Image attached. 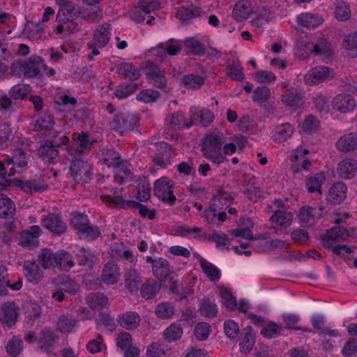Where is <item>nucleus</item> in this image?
Wrapping results in <instances>:
<instances>
[{
    "mask_svg": "<svg viewBox=\"0 0 357 357\" xmlns=\"http://www.w3.org/2000/svg\"><path fill=\"white\" fill-rule=\"evenodd\" d=\"M137 199L141 202L149 199L151 195V185L146 178H139L137 183Z\"/></svg>",
    "mask_w": 357,
    "mask_h": 357,
    "instance_id": "51",
    "label": "nucleus"
},
{
    "mask_svg": "<svg viewBox=\"0 0 357 357\" xmlns=\"http://www.w3.org/2000/svg\"><path fill=\"white\" fill-rule=\"evenodd\" d=\"M116 168L117 172L123 174L128 181H131L132 178V172L130 169L131 165L126 160H121V156L119 157V160H117L116 164L113 166Z\"/></svg>",
    "mask_w": 357,
    "mask_h": 357,
    "instance_id": "59",
    "label": "nucleus"
},
{
    "mask_svg": "<svg viewBox=\"0 0 357 357\" xmlns=\"http://www.w3.org/2000/svg\"><path fill=\"white\" fill-rule=\"evenodd\" d=\"M73 142L76 146H79V150L73 147L67 146L65 153L66 159L70 162L71 174L76 178L80 174L84 167L86 165L82 159V153L86 149L89 144V136L86 133L79 134L74 133L73 135Z\"/></svg>",
    "mask_w": 357,
    "mask_h": 357,
    "instance_id": "2",
    "label": "nucleus"
},
{
    "mask_svg": "<svg viewBox=\"0 0 357 357\" xmlns=\"http://www.w3.org/2000/svg\"><path fill=\"white\" fill-rule=\"evenodd\" d=\"M138 117L135 114L119 113L110 122L112 129L121 135L134 130L137 126Z\"/></svg>",
    "mask_w": 357,
    "mask_h": 357,
    "instance_id": "6",
    "label": "nucleus"
},
{
    "mask_svg": "<svg viewBox=\"0 0 357 357\" xmlns=\"http://www.w3.org/2000/svg\"><path fill=\"white\" fill-rule=\"evenodd\" d=\"M293 133V126L289 123H285L275 128L273 132V137L275 141L282 142L291 137Z\"/></svg>",
    "mask_w": 357,
    "mask_h": 357,
    "instance_id": "36",
    "label": "nucleus"
},
{
    "mask_svg": "<svg viewBox=\"0 0 357 357\" xmlns=\"http://www.w3.org/2000/svg\"><path fill=\"white\" fill-rule=\"evenodd\" d=\"M144 73L148 82L158 88H165L167 84L164 70L154 62L148 61L144 68Z\"/></svg>",
    "mask_w": 357,
    "mask_h": 357,
    "instance_id": "8",
    "label": "nucleus"
},
{
    "mask_svg": "<svg viewBox=\"0 0 357 357\" xmlns=\"http://www.w3.org/2000/svg\"><path fill=\"white\" fill-rule=\"evenodd\" d=\"M191 125H200L203 127L208 126L214 119V115L208 109H201L195 106L191 107L189 111Z\"/></svg>",
    "mask_w": 357,
    "mask_h": 357,
    "instance_id": "12",
    "label": "nucleus"
},
{
    "mask_svg": "<svg viewBox=\"0 0 357 357\" xmlns=\"http://www.w3.org/2000/svg\"><path fill=\"white\" fill-rule=\"evenodd\" d=\"M175 153L172 147L166 142L158 144L156 152L152 155V161L155 165L165 168L171 164Z\"/></svg>",
    "mask_w": 357,
    "mask_h": 357,
    "instance_id": "9",
    "label": "nucleus"
},
{
    "mask_svg": "<svg viewBox=\"0 0 357 357\" xmlns=\"http://www.w3.org/2000/svg\"><path fill=\"white\" fill-rule=\"evenodd\" d=\"M102 281L107 284H114L117 283L120 278V268L119 266L112 262H107L102 273Z\"/></svg>",
    "mask_w": 357,
    "mask_h": 357,
    "instance_id": "25",
    "label": "nucleus"
},
{
    "mask_svg": "<svg viewBox=\"0 0 357 357\" xmlns=\"http://www.w3.org/2000/svg\"><path fill=\"white\" fill-rule=\"evenodd\" d=\"M322 211L321 206H303L301 208L298 218L303 225H312L322 216Z\"/></svg>",
    "mask_w": 357,
    "mask_h": 357,
    "instance_id": "13",
    "label": "nucleus"
},
{
    "mask_svg": "<svg viewBox=\"0 0 357 357\" xmlns=\"http://www.w3.org/2000/svg\"><path fill=\"white\" fill-rule=\"evenodd\" d=\"M314 105L319 114L327 119L330 111L328 100L321 93H317L314 97Z\"/></svg>",
    "mask_w": 357,
    "mask_h": 357,
    "instance_id": "46",
    "label": "nucleus"
},
{
    "mask_svg": "<svg viewBox=\"0 0 357 357\" xmlns=\"http://www.w3.org/2000/svg\"><path fill=\"white\" fill-rule=\"evenodd\" d=\"M57 326L61 333H68L76 329L77 323L74 319L63 316L59 319Z\"/></svg>",
    "mask_w": 357,
    "mask_h": 357,
    "instance_id": "58",
    "label": "nucleus"
},
{
    "mask_svg": "<svg viewBox=\"0 0 357 357\" xmlns=\"http://www.w3.org/2000/svg\"><path fill=\"white\" fill-rule=\"evenodd\" d=\"M79 15V7H75L70 3L60 6V9L56 15V20L59 22H65L70 18L78 17Z\"/></svg>",
    "mask_w": 357,
    "mask_h": 357,
    "instance_id": "34",
    "label": "nucleus"
},
{
    "mask_svg": "<svg viewBox=\"0 0 357 357\" xmlns=\"http://www.w3.org/2000/svg\"><path fill=\"white\" fill-rule=\"evenodd\" d=\"M326 180L325 174L319 172L309 176L305 179L306 187L309 193L317 192L321 194V187Z\"/></svg>",
    "mask_w": 357,
    "mask_h": 357,
    "instance_id": "27",
    "label": "nucleus"
},
{
    "mask_svg": "<svg viewBox=\"0 0 357 357\" xmlns=\"http://www.w3.org/2000/svg\"><path fill=\"white\" fill-rule=\"evenodd\" d=\"M174 305L169 302H162L157 305L155 313L162 319L171 318L174 314Z\"/></svg>",
    "mask_w": 357,
    "mask_h": 357,
    "instance_id": "49",
    "label": "nucleus"
},
{
    "mask_svg": "<svg viewBox=\"0 0 357 357\" xmlns=\"http://www.w3.org/2000/svg\"><path fill=\"white\" fill-rule=\"evenodd\" d=\"M70 224L80 238H85L89 236V223L86 215L82 213L72 214Z\"/></svg>",
    "mask_w": 357,
    "mask_h": 357,
    "instance_id": "15",
    "label": "nucleus"
},
{
    "mask_svg": "<svg viewBox=\"0 0 357 357\" xmlns=\"http://www.w3.org/2000/svg\"><path fill=\"white\" fill-rule=\"evenodd\" d=\"M251 13L249 3L245 1L238 2L233 10L232 15L238 22H242L248 18Z\"/></svg>",
    "mask_w": 357,
    "mask_h": 357,
    "instance_id": "45",
    "label": "nucleus"
},
{
    "mask_svg": "<svg viewBox=\"0 0 357 357\" xmlns=\"http://www.w3.org/2000/svg\"><path fill=\"white\" fill-rule=\"evenodd\" d=\"M199 14V9L193 5H190L189 6H182L178 9L176 17L182 21H188L197 17Z\"/></svg>",
    "mask_w": 357,
    "mask_h": 357,
    "instance_id": "41",
    "label": "nucleus"
},
{
    "mask_svg": "<svg viewBox=\"0 0 357 357\" xmlns=\"http://www.w3.org/2000/svg\"><path fill=\"white\" fill-rule=\"evenodd\" d=\"M296 22L303 27L315 28L322 24V17L317 14L302 13L297 17Z\"/></svg>",
    "mask_w": 357,
    "mask_h": 357,
    "instance_id": "32",
    "label": "nucleus"
},
{
    "mask_svg": "<svg viewBox=\"0 0 357 357\" xmlns=\"http://www.w3.org/2000/svg\"><path fill=\"white\" fill-rule=\"evenodd\" d=\"M347 186L342 182L335 183L329 189L327 196L328 202L333 204H339L347 197Z\"/></svg>",
    "mask_w": 357,
    "mask_h": 357,
    "instance_id": "24",
    "label": "nucleus"
},
{
    "mask_svg": "<svg viewBox=\"0 0 357 357\" xmlns=\"http://www.w3.org/2000/svg\"><path fill=\"white\" fill-rule=\"evenodd\" d=\"M6 267L3 265H0V296L6 294L7 287H9L12 290L17 291L22 287V280L20 278L13 284H10L9 281H4L3 280L6 275Z\"/></svg>",
    "mask_w": 357,
    "mask_h": 357,
    "instance_id": "37",
    "label": "nucleus"
},
{
    "mask_svg": "<svg viewBox=\"0 0 357 357\" xmlns=\"http://www.w3.org/2000/svg\"><path fill=\"white\" fill-rule=\"evenodd\" d=\"M199 310L201 315L209 318L215 317L218 313L217 305L209 299H203Z\"/></svg>",
    "mask_w": 357,
    "mask_h": 357,
    "instance_id": "50",
    "label": "nucleus"
},
{
    "mask_svg": "<svg viewBox=\"0 0 357 357\" xmlns=\"http://www.w3.org/2000/svg\"><path fill=\"white\" fill-rule=\"evenodd\" d=\"M7 167L10 173L6 172L5 165L0 160V189L13 186L20 188L25 192L43 191L46 189L44 185H39L33 182L24 183L20 179L13 178L16 173H21L28 167V158L22 149H16L11 157L6 158Z\"/></svg>",
    "mask_w": 357,
    "mask_h": 357,
    "instance_id": "1",
    "label": "nucleus"
},
{
    "mask_svg": "<svg viewBox=\"0 0 357 357\" xmlns=\"http://www.w3.org/2000/svg\"><path fill=\"white\" fill-rule=\"evenodd\" d=\"M356 105L355 99L350 94H339L333 100V108L341 113L351 112L354 111Z\"/></svg>",
    "mask_w": 357,
    "mask_h": 357,
    "instance_id": "16",
    "label": "nucleus"
},
{
    "mask_svg": "<svg viewBox=\"0 0 357 357\" xmlns=\"http://www.w3.org/2000/svg\"><path fill=\"white\" fill-rule=\"evenodd\" d=\"M108 305V298L103 293L91 294V308H104Z\"/></svg>",
    "mask_w": 357,
    "mask_h": 357,
    "instance_id": "62",
    "label": "nucleus"
},
{
    "mask_svg": "<svg viewBox=\"0 0 357 357\" xmlns=\"http://www.w3.org/2000/svg\"><path fill=\"white\" fill-rule=\"evenodd\" d=\"M349 236L347 229L340 226L333 227L327 231L326 234L322 237V244L325 248L332 246L333 241H344Z\"/></svg>",
    "mask_w": 357,
    "mask_h": 357,
    "instance_id": "19",
    "label": "nucleus"
},
{
    "mask_svg": "<svg viewBox=\"0 0 357 357\" xmlns=\"http://www.w3.org/2000/svg\"><path fill=\"white\" fill-rule=\"evenodd\" d=\"M42 225L50 232L60 234L66 231L67 226L58 215L49 214L42 219Z\"/></svg>",
    "mask_w": 357,
    "mask_h": 357,
    "instance_id": "20",
    "label": "nucleus"
},
{
    "mask_svg": "<svg viewBox=\"0 0 357 357\" xmlns=\"http://www.w3.org/2000/svg\"><path fill=\"white\" fill-rule=\"evenodd\" d=\"M41 68H44L43 59L40 56H33L27 61L13 63L12 71L15 74L22 73L26 77H33L40 75Z\"/></svg>",
    "mask_w": 357,
    "mask_h": 357,
    "instance_id": "5",
    "label": "nucleus"
},
{
    "mask_svg": "<svg viewBox=\"0 0 357 357\" xmlns=\"http://www.w3.org/2000/svg\"><path fill=\"white\" fill-rule=\"evenodd\" d=\"M335 15L337 20L345 22L348 20L351 16V10L349 6L345 1L337 0L335 3Z\"/></svg>",
    "mask_w": 357,
    "mask_h": 357,
    "instance_id": "48",
    "label": "nucleus"
},
{
    "mask_svg": "<svg viewBox=\"0 0 357 357\" xmlns=\"http://www.w3.org/2000/svg\"><path fill=\"white\" fill-rule=\"evenodd\" d=\"M146 261L151 264L152 272L155 277L160 280L166 279L171 273V266L169 262L165 258H153L146 256Z\"/></svg>",
    "mask_w": 357,
    "mask_h": 357,
    "instance_id": "11",
    "label": "nucleus"
},
{
    "mask_svg": "<svg viewBox=\"0 0 357 357\" xmlns=\"http://www.w3.org/2000/svg\"><path fill=\"white\" fill-rule=\"evenodd\" d=\"M116 321L122 328L132 331L139 327L141 318L137 312L129 311L120 314L116 318Z\"/></svg>",
    "mask_w": 357,
    "mask_h": 357,
    "instance_id": "18",
    "label": "nucleus"
},
{
    "mask_svg": "<svg viewBox=\"0 0 357 357\" xmlns=\"http://www.w3.org/2000/svg\"><path fill=\"white\" fill-rule=\"evenodd\" d=\"M126 287L130 293L138 290L142 283L141 276L135 269H130L124 275Z\"/></svg>",
    "mask_w": 357,
    "mask_h": 357,
    "instance_id": "35",
    "label": "nucleus"
},
{
    "mask_svg": "<svg viewBox=\"0 0 357 357\" xmlns=\"http://www.w3.org/2000/svg\"><path fill=\"white\" fill-rule=\"evenodd\" d=\"M204 83V77L195 74L185 75L181 79V84L187 89H199Z\"/></svg>",
    "mask_w": 357,
    "mask_h": 357,
    "instance_id": "39",
    "label": "nucleus"
},
{
    "mask_svg": "<svg viewBox=\"0 0 357 357\" xmlns=\"http://www.w3.org/2000/svg\"><path fill=\"white\" fill-rule=\"evenodd\" d=\"M271 220L278 227L287 228L293 222V214L285 210H276L271 216Z\"/></svg>",
    "mask_w": 357,
    "mask_h": 357,
    "instance_id": "33",
    "label": "nucleus"
},
{
    "mask_svg": "<svg viewBox=\"0 0 357 357\" xmlns=\"http://www.w3.org/2000/svg\"><path fill=\"white\" fill-rule=\"evenodd\" d=\"M31 91L29 84H18L13 86L9 92L10 98L14 100L24 99Z\"/></svg>",
    "mask_w": 357,
    "mask_h": 357,
    "instance_id": "52",
    "label": "nucleus"
},
{
    "mask_svg": "<svg viewBox=\"0 0 357 357\" xmlns=\"http://www.w3.org/2000/svg\"><path fill=\"white\" fill-rule=\"evenodd\" d=\"M41 235V229L38 225L31 226L20 234V244L24 247L36 248L38 245V238Z\"/></svg>",
    "mask_w": 357,
    "mask_h": 357,
    "instance_id": "17",
    "label": "nucleus"
},
{
    "mask_svg": "<svg viewBox=\"0 0 357 357\" xmlns=\"http://www.w3.org/2000/svg\"><path fill=\"white\" fill-rule=\"evenodd\" d=\"M54 124L53 116L50 113L47 112L36 121L35 128L47 130L52 129Z\"/></svg>",
    "mask_w": 357,
    "mask_h": 357,
    "instance_id": "63",
    "label": "nucleus"
},
{
    "mask_svg": "<svg viewBox=\"0 0 357 357\" xmlns=\"http://www.w3.org/2000/svg\"><path fill=\"white\" fill-rule=\"evenodd\" d=\"M220 296L222 299V303L229 310H235L237 308L236 298L232 295L231 291L225 287L220 289Z\"/></svg>",
    "mask_w": 357,
    "mask_h": 357,
    "instance_id": "55",
    "label": "nucleus"
},
{
    "mask_svg": "<svg viewBox=\"0 0 357 357\" xmlns=\"http://www.w3.org/2000/svg\"><path fill=\"white\" fill-rule=\"evenodd\" d=\"M281 101L286 107L297 110L305 103V94L301 90L291 87L281 96Z\"/></svg>",
    "mask_w": 357,
    "mask_h": 357,
    "instance_id": "10",
    "label": "nucleus"
},
{
    "mask_svg": "<svg viewBox=\"0 0 357 357\" xmlns=\"http://www.w3.org/2000/svg\"><path fill=\"white\" fill-rule=\"evenodd\" d=\"M156 49L165 50V52L169 55L175 56L181 52L182 47L178 43H176L174 39H170L167 42L158 45Z\"/></svg>",
    "mask_w": 357,
    "mask_h": 357,
    "instance_id": "57",
    "label": "nucleus"
},
{
    "mask_svg": "<svg viewBox=\"0 0 357 357\" xmlns=\"http://www.w3.org/2000/svg\"><path fill=\"white\" fill-rule=\"evenodd\" d=\"M96 157L98 159V163L112 167L116 164L117 160H119L120 155L114 149L102 148L97 152Z\"/></svg>",
    "mask_w": 357,
    "mask_h": 357,
    "instance_id": "28",
    "label": "nucleus"
},
{
    "mask_svg": "<svg viewBox=\"0 0 357 357\" xmlns=\"http://www.w3.org/2000/svg\"><path fill=\"white\" fill-rule=\"evenodd\" d=\"M337 173L342 178L351 179L357 174V162L347 158L341 160L337 166Z\"/></svg>",
    "mask_w": 357,
    "mask_h": 357,
    "instance_id": "22",
    "label": "nucleus"
},
{
    "mask_svg": "<svg viewBox=\"0 0 357 357\" xmlns=\"http://www.w3.org/2000/svg\"><path fill=\"white\" fill-rule=\"evenodd\" d=\"M23 350V342L22 340L16 336L13 337L8 342L6 351L9 356L16 357Z\"/></svg>",
    "mask_w": 357,
    "mask_h": 357,
    "instance_id": "56",
    "label": "nucleus"
},
{
    "mask_svg": "<svg viewBox=\"0 0 357 357\" xmlns=\"http://www.w3.org/2000/svg\"><path fill=\"white\" fill-rule=\"evenodd\" d=\"M227 75L231 80L243 81L245 75L243 68L238 61H234L227 66Z\"/></svg>",
    "mask_w": 357,
    "mask_h": 357,
    "instance_id": "53",
    "label": "nucleus"
},
{
    "mask_svg": "<svg viewBox=\"0 0 357 357\" xmlns=\"http://www.w3.org/2000/svg\"><path fill=\"white\" fill-rule=\"evenodd\" d=\"M255 342V335L252 333L251 328H246L243 332V337L239 344L241 351L244 354L249 353Z\"/></svg>",
    "mask_w": 357,
    "mask_h": 357,
    "instance_id": "42",
    "label": "nucleus"
},
{
    "mask_svg": "<svg viewBox=\"0 0 357 357\" xmlns=\"http://www.w3.org/2000/svg\"><path fill=\"white\" fill-rule=\"evenodd\" d=\"M200 266L204 271V273L207 275L209 280L212 282H216L220 278V270L212 264L211 262L208 261L205 259L201 257L200 259Z\"/></svg>",
    "mask_w": 357,
    "mask_h": 357,
    "instance_id": "47",
    "label": "nucleus"
},
{
    "mask_svg": "<svg viewBox=\"0 0 357 357\" xmlns=\"http://www.w3.org/2000/svg\"><path fill=\"white\" fill-rule=\"evenodd\" d=\"M19 307L13 302H7L1 306L0 321L7 326H13L19 317Z\"/></svg>",
    "mask_w": 357,
    "mask_h": 357,
    "instance_id": "14",
    "label": "nucleus"
},
{
    "mask_svg": "<svg viewBox=\"0 0 357 357\" xmlns=\"http://www.w3.org/2000/svg\"><path fill=\"white\" fill-rule=\"evenodd\" d=\"M167 349L158 342H153L148 346L146 356L148 357H166Z\"/></svg>",
    "mask_w": 357,
    "mask_h": 357,
    "instance_id": "64",
    "label": "nucleus"
},
{
    "mask_svg": "<svg viewBox=\"0 0 357 357\" xmlns=\"http://www.w3.org/2000/svg\"><path fill=\"white\" fill-rule=\"evenodd\" d=\"M15 211L13 202L6 195L0 193V217L8 218L12 216Z\"/></svg>",
    "mask_w": 357,
    "mask_h": 357,
    "instance_id": "40",
    "label": "nucleus"
},
{
    "mask_svg": "<svg viewBox=\"0 0 357 357\" xmlns=\"http://www.w3.org/2000/svg\"><path fill=\"white\" fill-rule=\"evenodd\" d=\"M24 273L28 281L33 284H38L43 278V272L38 264L29 261L23 264Z\"/></svg>",
    "mask_w": 357,
    "mask_h": 357,
    "instance_id": "26",
    "label": "nucleus"
},
{
    "mask_svg": "<svg viewBox=\"0 0 357 357\" xmlns=\"http://www.w3.org/2000/svg\"><path fill=\"white\" fill-rule=\"evenodd\" d=\"M38 153L45 163H55L59 159V150L52 144H43L38 150Z\"/></svg>",
    "mask_w": 357,
    "mask_h": 357,
    "instance_id": "29",
    "label": "nucleus"
},
{
    "mask_svg": "<svg viewBox=\"0 0 357 357\" xmlns=\"http://www.w3.org/2000/svg\"><path fill=\"white\" fill-rule=\"evenodd\" d=\"M335 146L342 153L357 150V132H352L343 135L337 140Z\"/></svg>",
    "mask_w": 357,
    "mask_h": 357,
    "instance_id": "21",
    "label": "nucleus"
},
{
    "mask_svg": "<svg viewBox=\"0 0 357 357\" xmlns=\"http://www.w3.org/2000/svg\"><path fill=\"white\" fill-rule=\"evenodd\" d=\"M137 89L135 83H125L116 86L114 95L119 99L126 98L133 93Z\"/></svg>",
    "mask_w": 357,
    "mask_h": 357,
    "instance_id": "54",
    "label": "nucleus"
},
{
    "mask_svg": "<svg viewBox=\"0 0 357 357\" xmlns=\"http://www.w3.org/2000/svg\"><path fill=\"white\" fill-rule=\"evenodd\" d=\"M119 76L123 79H128L130 81L137 80L141 76L139 69L135 68L130 63H122L117 68Z\"/></svg>",
    "mask_w": 357,
    "mask_h": 357,
    "instance_id": "30",
    "label": "nucleus"
},
{
    "mask_svg": "<svg viewBox=\"0 0 357 357\" xmlns=\"http://www.w3.org/2000/svg\"><path fill=\"white\" fill-rule=\"evenodd\" d=\"M109 24H103L99 26L94 31L93 40L94 45L98 47H105L109 40Z\"/></svg>",
    "mask_w": 357,
    "mask_h": 357,
    "instance_id": "31",
    "label": "nucleus"
},
{
    "mask_svg": "<svg viewBox=\"0 0 357 357\" xmlns=\"http://www.w3.org/2000/svg\"><path fill=\"white\" fill-rule=\"evenodd\" d=\"M160 289V285L153 280H149L142 285L141 296L145 299H151L155 296Z\"/></svg>",
    "mask_w": 357,
    "mask_h": 357,
    "instance_id": "44",
    "label": "nucleus"
},
{
    "mask_svg": "<svg viewBox=\"0 0 357 357\" xmlns=\"http://www.w3.org/2000/svg\"><path fill=\"white\" fill-rule=\"evenodd\" d=\"M38 262L44 269L58 267L68 271L74 266L71 255L63 250L53 253L50 249L44 248L40 252Z\"/></svg>",
    "mask_w": 357,
    "mask_h": 357,
    "instance_id": "3",
    "label": "nucleus"
},
{
    "mask_svg": "<svg viewBox=\"0 0 357 357\" xmlns=\"http://www.w3.org/2000/svg\"><path fill=\"white\" fill-rule=\"evenodd\" d=\"M174 182L166 176L156 180L154 183V195L160 200L167 202L170 204L175 202L174 196Z\"/></svg>",
    "mask_w": 357,
    "mask_h": 357,
    "instance_id": "7",
    "label": "nucleus"
},
{
    "mask_svg": "<svg viewBox=\"0 0 357 357\" xmlns=\"http://www.w3.org/2000/svg\"><path fill=\"white\" fill-rule=\"evenodd\" d=\"M329 75V69L326 66H317L310 70L304 77L305 83L312 86L325 81Z\"/></svg>",
    "mask_w": 357,
    "mask_h": 357,
    "instance_id": "23",
    "label": "nucleus"
},
{
    "mask_svg": "<svg viewBox=\"0 0 357 357\" xmlns=\"http://www.w3.org/2000/svg\"><path fill=\"white\" fill-rule=\"evenodd\" d=\"M169 125L173 130H180L184 128H190L191 123L187 122L184 114L181 112H174L168 119Z\"/></svg>",
    "mask_w": 357,
    "mask_h": 357,
    "instance_id": "38",
    "label": "nucleus"
},
{
    "mask_svg": "<svg viewBox=\"0 0 357 357\" xmlns=\"http://www.w3.org/2000/svg\"><path fill=\"white\" fill-rule=\"evenodd\" d=\"M224 139L220 132L213 131L208 134L202 144L203 156L218 165L222 163L225 160L221 152Z\"/></svg>",
    "mask_w": 357,
    "mask_h": 357,
    "instance_id": "4",
    "label": "nucleus"
},
{
    "mask_svg": "<svg viewBox=\"0 0 357 357\" xmlns=\"http://www.w3.org/2000/svg\"><path fill=\"white\" fill-rule=\"evenodd\" d=\"M270 97V89L266 86H258L253 91L252 98L255 102L263 103L267 102Z\"/></svg>",
    "mask_w": 357,
    "mask_h": 357,
    "instance_id": "61",
    "label": "nucleus"
},
{
    "mask_svg": "<svg viewBox=\"0 0 357 357\" xmlns=\"http://www.w3.org/2000/svg\"><path fill=\"white\" fill-rule=\"evenodd\" d=\"M182 335L183 328L181 324L177 323L172 324L163 332L164 339L169 342H172L179 340Z\"/></svg>",
    "mask_w": 357,
    "mask_h": 357,
    "instance_id": "43",
    "label": "nucleus"
},
{
    "mask_svg": "<svg viewBox=\"0 0 357 357\" xmlns=\"http://www.w3.org/2000/svg\"><path fill=\"white\" fill-rule=\"evenodd\" d=\"M312 51L315 55L321 56L323 59H328L333 53L331 44L326 42L316 44Z\"/></svg>",
    "mask_w": 357,
    "mask_h": 357,
    "instance_id": "60",
    "label": "nucleus"
}]
</instances>
